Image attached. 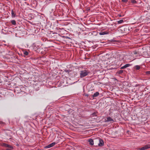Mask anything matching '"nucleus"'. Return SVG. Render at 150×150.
Instances as JSON below:
<instances>
[{"label":"nucleus","instance_id":"nucleus-1","mask_svg":"<svg viewBox=\"0 0 150 150\" xmlns=\"http://www.w3.org/2000/svg\"><path fill=\"white\" fill-rule=\"evenodd\" d=\"M90 73L89 71L84 70L80 71V78H82L85 77L88 75Z\"/></svg>","mask_w":150,"mask_h":150},{"label":"nucleus","instance_id":"nucleus-2","mask_svg":"<svg viewBox=\"0 0 150 150\" xmlns=\"http://www.w3.org/2000/svg\"><path fill=\"white\" fill-rule=\"evenodd\" d=\"M150 148V144L145 145L141 148L138 149V150H145Z\"/></svg>","mask_w":150,"mask_h":150},{"label":"nucleus","instance_id":"nucleus-3","mask_svg":"<svg viewBox=\"0 0 150 150\" xmlns=\"http://www.w3.org/2000/svg\"><path fill=\"white\" fill-rule=\"evenodd\" d=\"M2 146H4L5 147H8V148H10V149H13V147L10 145H8V144H6V143H2Z\"/></svg>","mask_w":150,"mask_h":150},{"label":"nucleus","instance_id":"nucleus-4","mask_svg":"<svg viewBox=\"0 0 150 150\" xmlns=\"http://www.w3.org/2000/svg\"><path fill=\"white\" fill-rule=\"evenodd\" d=\"M56 144L55 142H53L47 146L45 147V148H49L54 146Z\"/></svg>","mask_w":150,"mask_h":150},{"label":"nucleus","instance_id":"nucleus-5","mask_svg":"<svg viewBox=\"0 0 150 150\" xmlns=\"http://www.w3.org/2000/svg\"><path fill=\"white\" fill-rule=\"evenodd\" d=\"M105 121L106 122H108L110 121H112V122H113L114 121L113 119L112 118L110 117H106V118L105 119Z\"/></svg>","mask_w":150,"mask_h":150},{"label":"nucleus","instance_id":"nucleus-6","mask_svg":"<svg viewBox=\"0 0 150 150\" xmlns=\"http://www.w3.org/2000/svg\"><path fill=\"white\" fill-rule=\"evenodd\" d=\"M131 65V64H127L124 65V66L121 67L120 68V69H123L129 67Z\"/></svg>","mask_w":150,"mask_h":150},{"label":"nucleus","instance_id":"nucleus-7","mask_svg":"<svg viewBox=\"0 0 150 150\" xmlns=\"http://www.w3.org/2000/svg\"><path fill=\"white\" fill-rule=\"evenodd\" d=\"M104 145V142L103 140L101 139L99 140V143L98 144V145L100 146H103Z\"/></svg>","mask_w":150,"mask_h":150},{"label":"nucleus","instance_id":"nucleus-8","mask_svg":"<svg viewBox=\"0 0 150 150\" xmlns=\"http://www.w3.org/2000/svg\"><path fill=\"white\" fill-rule=\"evenodd\" d=\"M134 68L136 70H139L141 68V67L140 66L138 65H137L134 66Z\"/></svg>","mask_w":150,"mask_h":150},{"label":"nucleus","instance_id":"nucleus-9","mask_svg":"<svg viewBox=\"0 0 150 150\" xmlns=\"http://www.w3.org/2000/svg\"><path fill=\"white\" fill-rule=\"evenodd\" d=\"M108 34V33L107 31L102 32L99 33V34L100 35H103L105 34Z\"/></svg>","mask_w":150,"mask_h":150},{"label":"nucleus","instance_id":"nucleus-10","mask_svg":"<svg viewBox=\"0 0 150 150\" xmlns=\"http://www.w3.org/2000/svg\"><path fill=\"white\" fill-rule=\"evenodd\" d=\"M88 142H89V144L91 145H93L94 144V142L93 139H90L88 140Z\"/></svg>","mask_w":150,"mask_h":150},{"label":"nucleus","instance_id":"nucleus-11","mask_svg":"<svg viewBox=\"0 0 150 150\" xmlns=\"http://www.w3.org/2000/svg\"><path fill=\"white\" fill-rule=\"evenodd\" d=\"M99 95V93L98 92H97L93 94V95L92 97L93 98H94V97L98 96Z\"/></svg>","mask_w":150,"mask_h":150},{"label":"nucleus","instance_id":"nucleus-12","mask_svg":"<svg viewBox=\"0 0 150 150\" xmlns=\"http://www.w3.org/2000/svg\"><path fill=\"white\" fill-rule=\"evenodd\" d=\"M124 71H125L124 70H118L117 72V73L118 74H122Z\"/></svg>","mask_w":150,"mask_h":150},{"label":"nucleus","instance_id":"nucleus-13","mask_svg":"<svg viewBox=\"0 0 150 150\" xmlns=\"http://www.w3.org/2000/svg\"><path fill=\"white\" fill-rule=\"evenodd\" d=\"M34 89L36 91H38L39 90V88L38 86L37 85H36V84L34 85Z\"/></svg>","mask_w":150,"mask_h":150},{"label":"nucleus","instance_id":"nucleus-14","mask_svg":"<svg viewBox=\"0 0 150 150\" xmlns=\"http://www.w3.org/2000/svg\"><path fill=\"white\" fill-rule=\"evenodd\" d=\"M122 30L123 29L124 32H126V31L127 30V27H125L124 26H123L121 27Z\"/></svg>","mask_w":150,"mask_h":150},{"label":"nucleus","instance_id":"nucleus-15","mask_svg":"<svg viewBox=\"0 0 150 150\" xmlns=\"http://www.w3.org/2000/svg\"><path fill=\"white\" fill-rule=\"evenodd\" d=\"M11 15L12 17H15V16L16 14H15L13 10H11Z\"/></svg>","mask_w":150,"mask_h":150},{"label":"nucleus","instance_id":"nucleus-16","mask_svg":"<svg viewBox=\"0 0 150 150\" xmlns=\"http://www.w3.org/2000/svg\"><path fill=\"white\" fill-rule=\"evenodd\" d=\"M11 22L13 25H15L16 24V21L14 20H12L11 21Z\"/></svg>","mask_w":150,"mask_h":150},{"label":"nucleus","instance_id":"nucleus-17","mask_svg":"<svg viewBox=\"0 0 150 150\" xmlns=\"http://www.w3.org/2000/svg\"><path fill=\"white\" fill-rule=\"evenodd\" d=\"M131 2L133 4H136L137 3V1L135 0H132Z\"/></svg>","mask_w":150,"mask_h":150},{"label":"nucleus","instance_id":"nucleus-18","mask_svg":"<svg viewBox=\"0 0 150 150\" xmlns=\"http://www.w3.org/2000/svg\"><path fill=\"white\" fill-rule=\"evenodd\" d=\"M123 22V21L122 19L120 20L117 21V23L119 24H121Z\"/></svg>","mask_w":150,"mask_h":150},{"label":"nucleus","instance_id":"nucleus-19","mask_svg":"<svg viewBox=\"0 0 150 150\" xmlns=\"http://www.w3.org/2000/svg\"><path fill=\"white\" fill-rule=\"evenodd\" d=\"M64 71L65 72L67 73L68 74H69V72L71 71V70H70L68 69H65Z\"/></svg>","mask_w":150,"mask_h":150},{"label":"nucleus","instance_id":"nucleus-20","mask_svg":"<svg viewBox=\"0 0 150 150\" xmlns=\"http://www.w3.org/2000/svg\"><path fill=\"white\" fill-rule=\"evenodd\" d=\"M4 124H5L4 123V122H3L2 121H0V126H3L4 125Z\"/></svg>","mask_w":150,"mask_h":150},{"label":"nucleus","instance_id":"nucleus-21","mask_svg":"<svg viewBox=\"0 0 150 150\" xmlns=\"http://www.w3.org/2000/svg\"><path fill=\"white\" fill-rule=\"evenodd\" d=\"M118 56H119V57H121V58H120V60H122L123 59V57H122V56L120 55V54H119Z\"/></svg>","mask_w":150,"mask_h":150},{"label":"nucleus","instance_id":"nucleus-22","mask_svg":"<svg viewBox=\"0 0 150 150\" xmlns=\"http://www.w3.org/2000/svg\"><path fill=\"white\" fill-rule=\"evenodd\" d=\"M24 54L25 56H27L28 55V52L27 51H25L24 52Z\"/></svg>","mask_w":150,"mask_h":150},{"label":"nucleus","instance_id":"nucleus-23","mask_svg":"<svg viewBox=\"0 0 150 150\" xmlns=\"http://www.w3.org/2000/svg\"><path fill=\"white\" fill-rule=\"evenodd\" d=\"M122 1L123 2L126 3L127 2V0H122Z\"/></svg>","mask_w":150,"mask_h":150},{"label":"nucleus","instance_id":"nucleus-24","mask_svg":"<svg viewBox=\"0 0 150 150\" xmlns=\"http://www.w3.org/2000/svg\"><path fill=\"white\" fill-rule=\"evenodd\" d=\"M146 74H150V71H147L146 72Z\"/></svg>","mask_w":150,"mask_h":150},{"label":"nucleus","instance_id":"nucleus-25","mask_svg":"<svg viewBox=\"0 0 150 150\" xmlns=\"http://www.w3.org/2000/svg\"><path fill=\"white\" fill-rule=\"evenodd\" d=\"M134 54H137V52L136 51H134L133 52Z\"/></svg>","mask_w":150,"mask_h":150},{"label":"nucleus","instance_id":"nucleus-26","mask_svg":"<svg viewBox=\"0 0 150 150\" xmlns=\"http://www.w3.org/2000/svg\"><path fill=\"white\" fill-rule=\"evenodd\" d=\"M112 42H117V41L115 40H112Z\"/></svg>","mask_w":150,"mask_h":150},{"label":"nucleus","instance_id":"nucleus-27","mask_svg":"<svg viewBox=\"0 0 150 150\" xmlns=\"http://www.w3.org/2000/svg\"><path fill=\"white\" fill-rule=\"evenodd\" d=\"M95 114L96 113H93V116H95Z\"/></svg>","mask_w":150,"mask_h":150}]
</instances>
